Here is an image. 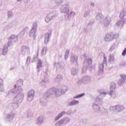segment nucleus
<instances>
[{"instance_id":"1","label":"nucleus","mask_w":126,"mask_h":126,"mask_svg":"<svg viewBox=\"0 0 126 126\" xmlns=\"http://www.w3.org/2000/svg\"><path fill=\"white\" fill-rule=\"evenodd\" d=\"M22 89H20V91H15V90L12 89L8 92L7 96H12L15 93H17V95L14 98V101L18 103H22L23 101V98H24V94L22 93Z\"/></svg>"},{"instance_id":"2","label":"nucleus","mask_w":126,"mask_h":126,"mask_svg":"<svg viewBox=\"0 0 126 126\" xmlns=\"http://www.w3.org/2000/svg\"><path fill=\"white\" fill-rule=\"evenodd\" d=\"M126 15V9H123L120 12V20L118 21L116 24L115 25V27H123L124 26V24L126 23V19L124 18V17Z\"/></svg>"},{"instance_id":"3","label":"nucleus","mask_w":126,"mask_h":126,"mask_svg":"<svg viewBox=\"0 0 126 126\" xmlns=\"http://www.w3.org/2000/svg\"><path fill=\"white\" fill-rule=\"evenodd\" d=\"M96 19L97 20H105L104 26L108 27L109 24L111 23V18L108 16H103L102 13H99L96 15Z\"/></svg>"},{"instance_id":"4","label":"nucleus","mask_w":126,"mask_h":126,"mask_svg":"<svg viewBox=\"0 0 126 126\" xmlns=\"http://www.w3.org/2000/svg\"><path fill=\"white\" fill-rule=\"evenodd\" d=\"M91 63H92V60L91 58H87L84 60L82 68V73H85L86 72L87 68L91 65Z\"/></svg>"},{"instance_id":"5","label":"nucleus","mask_w":126,"mask_h":126,"mask_svg":"<svg viewBox=\"0 0 126 126\" xmlns=\"http://www.w3.org/2000/svg\"><path fill=\"white\" fill-rule=\"evenodd\" d=\"M57 15H58V13L56 11H51L47 14L45 17V21L47 23H49L50 20L55 19L57 17Z\"/></svg>"},{"instance_id":"6","label":"nucleus","mask_w":126,"mask_h":126,"mask_svg":"<svg viewBox=\"0 0 126 126\" xmlns=\"http://www.w3.org/2000/svg\"><path fill=\"white\" fill-rule=\"evenodd\" d=\"M37 24L36 22H34L33 24L32 28L31 30L30 31V36L35 39L36 38V31L37 30Z\"/></svg>"},{"instance_id":"7","label":"nucleus","mask_w":126,"mask_h":126,"mask_svg":"<svg viewBox=\"0 0 126 126\" xmlns=\"http://www.w3.org/2000/svg\"><path fill=\"white\" fill-rule=\"evenodd\" d=\"M91 82V77L90 76H85L82 79H80L78 82L79 84L81 83H84L85 84H87Z\"/></svg>"},{"instance_id":"8","label":"nucleus","mask_w":126,"mask_h":126,"mask_svg":"<svg viewBox=\"0 0 126 126\" xmlns=\"http://www.w3.org/2000/svg\"><path fill=\"white\" fill-rule=\"evenodd\" d=\"M104 66H107V57L103 55V61L102 63H100L99 64L98 71L100 72H103V69H104Z\"/></svg>"},{"instance_id":"9","label":"nucleus","mask_w":126,"mask_h":126,"mask_svg":"<svg viewBox=\"0 0 126 126\" xmlns=\"http://www.w3.org/2000/svg\"><path fill=\"white\" fill-rule=\"evenodd\" d=\"M23 85V80L22 79H19L17 81L16 85L14 86V90L15 91H20V89H22L21 88V86Z\"/></svg>"},{"instance_id":"10","label":"nucleus","mask_w":126,"mask_h":126,"mask_svg":"<svg viewBox=\"0 0 126 126\" xmlns=\"http://www.w3.org/2000/svg\"><path fill=\"white\" fill-rule=\"evenodd\" d=\"M8 42V46H10L12 43H14L15 42H17L18 41V35H15L13 34L11 35V36L9 38Z\"/></svg>"},{"instance_id":"11","label":"nucleus","mask_w":126,"mask_h":126,"mask_svg":"<svg viewBox=\"0 0 126 126\" xmlns=\"http://www.w3.org/2000/svg\"><path fill=\"white\" fill-rule=\"evenodd\" d=\"M69 5L68 4H64L60 8L61 12L62 13H67L69 12Z\"/></svg>"},{"instance_id":"12","label":"nucleus","mask_w":126,"mask_h":126,"mask_svg":"<svg viewBox=\"0 0 126 126\" xmlns=\"http://www.w3.org/2000/svg\"><path fill=\"white\" fill-rule=\"evenodd\" d=\"M35 97V91L34 90H31L28 93L27 100L31 102Z\"/></svg>"},{"instance_id":"13","label":"nucleus","mask_w":126,"mask_h":126,"mask_svg":"<svg viewBox=\"0 0 126 126\" xmlns=\"http://www.w3.org/2000/svg\"><path fill=\"white\" fill-rule=\"evenodd\" d=\"M121 77L118 81V84L119 86H123L124 83L126 82V75L125 74H122L120 75Z\"/></svg>"},{"instance_id":"14","label":"nucleus","mask_w":126,"mask_h":126,"mask_svg":"<svg viewBox=\"0 0 126 126\" xmlns=\"http://www.w3.org/2000/svg\"><path fill=\"white\" fill-rule=\"evenodd\" d=\"M113 36L114 35H113V32H110L109 33L106 34L104 37V41H105V42H111V41H113Z\"/></svg>"},{"instance_id":"15","label":"nucleus","mask_w":126,"mask_h":126,"mask_svg":"<svg viewBox=\"0 0 126 126\" xmlns=\"http://www.w3.org/2000/svg\"><path fill=\"white\" fill-rule=\"evenodd\" d=\"M14 116H15L14 113L7 114L6 115V118L5 120L6 122H11V121L13 120V118H14Z\"/></svg>"},{"instance_id":"16","label":"nucleus","mask_w":126,"mask_h":126,"mask_svg":"<svg viewBox=\"0 0 126 126\" xmlns=\"http://www.w3.org/2000/svg\"><path fill=\"white\" fill-rule=\"evenodd\" d=\"M107 95V93L102 92L101 93L100 95H98L95 100V102H100L101 101L102 99H103V97L106 96Z\"/></svg>"},{"instance_id":"17","label":"nucleus","mask_w":126,"mask_h":126,"mask_svg":"<svg viewBox=\"0 0 126 126\" xmlns=\"http://www.w3.org/2000/svg\"><path fill=\"white\" fill-rule=\"evenodd\" d=\"M29 52H30V50L29 49V47L26 46L22 47V55H26L27 54H29Z\"/></svg>"},{"instance_id":"18","label":"nucleus","mask_w":126,"mask_h":126,"mask_svg":"<svg viewBox=\"0 0 126 126\" xmlns=\"http://www.w3.org/2000/svg\"><path fill=\"white\" fill-rule=\"evenodd\" d=\"M54 94H56V90L55 89H51L47 91L45 95L47 97H49L50 95H54Z\"/></svg>"},{"instance_id":"19","label":"nucleus","mask_w":126,"mask_h":126,"mask_svg":"<svg viewBox=\"0 0 126 126\" xmlns=\"http://www.w3.org/2000/svg\"><path fill=\"white\" fill-rule=\"evenodd\" d=\"M42 65H43V63H42V61H41L40 59H38V62L37 63V67H36V70L37 72H39L40 70H41Z\"/></svg>"},{"instance_id":"20","label":"nucleus","mask_w":126,"mask_h":126,"mask_svg":"<svg viewBox=\"0 0 126 126\" xmlns=\"http://www.w3.org/2000/svg\"><path fill=\"white\" fill-rule=\"evenodd\" d=\"M93 109L95 113H100L101 108L97 104L94 103L93 105Z\"/></svg>"},{"instance_id":"21","label":"nucleus","mask_w":126,"mask_h":126,"mask_svg":"<svg viewBox=\"0 0 126 126\" xmlns=\"http://www.w3.org/2000/svg\"><path fill=\"white\" fill-rule=\"evenodd\" d=\"M56 94L55 95L59 97V96H61L62 94H63L66 92V90H57L55 91Z\"/></svg>"},{"instance_id":"22","label":"nucleus","mask_w":126,"mask_h":126,"mask_svg":"<svg viewBox=\"0 0 126 126\" xmlns=\"http://www.w3.org/2000/svg\"><path fill=\"white\" fill-rule=\"evenodd\" d=\"M50 37H51V34L50 33H45L44 34V44L47 45L50 41Z\"/></svg>"},{"instance_id":"23","label":"nucleus","mask_w":126,"mask_h":126,"mask_svg":"<svg viewBox=\"0 0 126 126\" xmlns=\"http://www.w3.org/2000/svg\"><path fill=\"white\" fill-rule=\"evenodd\" d=\"M78 57L77 56H72L71 57L70 62L71 63H74V64H77V60Z\"/></svg>"},{"instance_id":"24","label":"nucleus","mask_w":126,"mask_h":126,"mask_svg":"<svg viewBox=\"0 0 126 126\" xmlns=\"http://www.w3.org/2000/svg\"><path fill=\"white\" fill-rule=\"evenodd\" d=\"M108 62L110 63H115V55L114 54H110L109 55Z\"/></svg>"},{"instance_id":"25","label":"nucleus","mask_w":126,"mask_h":126,"mask_svg":"<svg viewBox=\"0 0 126 126\" xmlns=\"http://www.w3.org/2000/svg\"><path fill=\"white\" fill-rule=\"evenodd\" d=\"M44 122V119L42 117H39L37 118L36 120V124L38 125V126H41L43 124V122Z\"/></svg>"},{"instance_id":"26","label":"nucleus","mask_w":126,"mask_h":126,"mask_svg":"<svg viewBox=\"0 0 126 126\" xmlns=\"http://www.w3.org/2000/svg\"><path fill=\"white\" fill-rule=\"evenodd\" d=\"M125 109V107L123 106V105H118L116 106V112L119 113V112H121Z\"/></svg>"},{"instance_id":"27","label":"nucleus","mask_w":126,"mask_h":126,"mask_svg":"<svg viewBox=\"0 0 126 126\" xmlns=\"http://www.w3.org/2000/svg\"><path fill=\"white\" fill-rule=\"evenodd\" d=\"M79 103V101L73 99L68 103L69 106H74V105H77Z\"/></svg>"},{"instance_id":"28","label":"nucleus","mask_w":126,"mask_h":126,"mask_svg":"<svg viewBox=\"0 0 126 126\" xmlns=\"http://www.w3.org/2000/svg\"><path fill=\"white\" fill-rule=\"evenodd\" d=\"M65 114V112L64 111H62L60 114H59L55 119V121H58V120H60L63 115Z\"/></svg>"},{"instance_id":"29","label":"nucleus","mask_w":126,"mask_h":126,"mask_svg":"<svg viewBox=\"0 0 126 126\" xmlns=\"http://www.w3.org/2000/svg\"><path fill=\"white\" fill-rule=\"evenodd\" d=\"M26 29H28V28H25L23 31H22V32H21L20 33V34L19 35H18V38H22V37H23V36H24V35L25 34V30H26Z\"/></svg>"},{"instance_id":"30","label":"nucleus","mask_w":126,"mask_h":126,"mask_svg":"<svg viewBox=\"0 0 126 126\" xmlns=\"http://www.w3.org/2000/svg\"><path fill=\"white\" fill-rule=\"evenodd\" d=\"M61 120L63 121V125H66V124H68L70 121V118H65Z\"/></svg>"},{"instance_id":"31","label":"nucleus","mask_w":126,"mask_h":126,"mask_svg":"<svg viewBox=\"0 0 126 126\" xmlns=\"http://www.w3.org/2000/svg\"><path fill=\"white\" fill-rule=\"evenodd\" d=\"M11 106L13 110H16V109H18V107H19L18 103L14 102L11 103Z\"/></svg>"},{"instance_id":"32","label":"nucleus","mask_w":126,"mask_h":126,"mask_svg":"<svg viewBox=\"0 0 126 126\" xmlns=\"http://www.w3.org/2000/svg\"><path fill=\"white\" fill-rule=\"evenodd\" d=\"M7 51H8L7 47L4 45L2 50V55H3L4 56H5V55H6V54H7Z\"/></svg>"},{"instance_id":"33","label":"nucleus","mask_w":126,"mask_h":126,"mask_svg":"<svg viewBox=\"0 0 126 126\" xmlns=\"http://www.w3.org/2000/svg\"><path fill=\"white\" fill-rule=\"evenodd\" d=\"M109 95L110 96H111V97L113 98H115L116 97H117V94H116L115 91H110Z\"/></svg>"},{"instance_id":"34","label":"nucleus","mask_w":126,"mask_h":126,"mask_svg":"<svg viewBox=\"0 0 126 126\" xmlns=\"http://www.w3.org/2000/svg\"><path fill=\"white\" fill-rule=\"evenodd\" d=\"M77 73H78V69L73 68L71 70V74L72 75H76Z\"/></svg>"},{"instance_id":"35","label":"nucleus","mask_w":126,"mask_h":126,"mask_svg":"<svg viewBox=\"0 0 126 126\" xmlns=\"http://www.w3.org/2000/svg\"><path fill=\"white\" fill-rule=\"evenodd\" d=\"M62 80H63V75H58L55 79V81H56V82H60V81Z\"/></svg>"},{"instance_id":"36","label":"nucleus","mask_w":126,"mask_h":126,"mask_svg":"<svg viewBox=\"0 0 126 126\" xmlns=\"http://www.w3.org/2000/svg\"><path fill=\"white\" fill-rule=\"evenodd\" d=\"M116 88H117V87L116 86V83H112L110 87L111 91H115V90H116Z\"/></svg>"},{"instance_id":"37","label":"nucleus","mask_w":126,"mask_h":126,"mask_svg":"<svg viewBox=\"0 0 126 126\" xmlns=\"http://www.w3.org/2000/svg\"><path fill=\"white\" fill-rule=\"evenodd\" d=\"M3 80L0 79V92H2L4 90L3 89V86L2 85Z\"/></svg>"},{"instance_id":"38","label":"nucleus","mask_w":126,"mask_h":126,"mask_svg":"<svg viewBox=\"0 0 126 126\" xmlns=\"http://www.w3.org/2000/svg\"><path fill=\"white\" fill-rule=\"evenodd\" d=\"M47 51H48V48L46 47H44L41 52L42 56H45L47 53Z\"/></svg>"},{"instance_id":"39","label":"nucleus","mask_w":126,"mask_h":126,"mask_svg":"<svg viewBox=\"0 0 126 126\" xmlns=\"http://www.w3.org/2000/svg\"><path fill=\"white\" fill-rule=\"evenodd\" d=\"M48 81H46L45 80H42L40 83V86L41 87H46V84H47V83Z\"/></svg>"},{"instance_id":"40","label":"nucleus","mask_w":126,"mask_h":126,"mask_svg":"<svg viewBox=\"0 0 126 126\" xmlns=\"http://www.w3.org/2000/svg\"><path fill=\"white\" fill-rule=\"evenodd\" d=\"M27 113V118H31V117H33V113H32L31 110L28 111Z\"/></svg>"},{"instance_id":"41","label":"nucleus","mask_w":126,"mask_h":126,"mask_svg":"<svg viewBox=\"0 0 126 126\" xmlns=\"http://www.w3.org/2000/svg\"><path fill=\"white\" fill-rule=\"evenodd\" d=\"M63 125V120L61 119L55 124V126H61Z\"/></svg>"},{"instance_id":"42","label":"nucleus","mask_w":126,"mask_h":126,"mask_svg":"<svg viewBox=\"0 0 126 126\" xmlns=\"http://www.w3.org/2000/svg\"><path fill=\"white\" fill-rule=\"evenodd\" d=\"M69 56V50H66L65 53L64 59L67 60Z\"/></svg>"},{"instance_id":"43","label":"nucleus","mask_w":126,"mask_h":126,"mask_svg":"<svg viewBox=\"0 0 126 126\" xmlns=\"http://www.w3.org/2000/svg\"><path fill=\"white\" fill-rule=\"evenodd\" d=\"M85 95V94L84 93H82L80 94H78L76 96H75L73 97L74 99H77V98H81V97H83Z\"/></svg>"},{"instance_id":"44","label":"nucleus","mask_w":126,"mask_h":126,"mask_svg":"<svg viewBox=\"0 0 126 126\" xmlns=\"http://www.w3.org/2000/svg\"><path fill=\"white\" fill-rule=\"evenodd\" d=\"M54 66L56 67V68H63V66H62V64L59 63H55Z\"/></svg>"},{"instance_id":"45","label":"nucleus","mask_w":126,"mask_h":126,"mask_svg":"<svg viewBox=\"0 0 126 126\" xmlns=\"http://www.w3.org/2000/svg\"><path fill=\"white\" fill-rule=\"evenodd\" d=\"M108 113V110L104 108H100L99 113Z\"/></svg>"},{"instance_id":"46","label":"nucleus","mask_w":126,"mask_h":126,"mask_svg":"<svg viewBox=\"0 0 126 126\" xmlns=\"http://www.w3.org/2000/svg\"><path fill=\"white\" fill-rule=\"evenodd\" d=\"M65 20H69V19H70L69 12H68L67 13H66V15H65Z\"/></svg>"},{"instance_id":"47","label":"nucleus","mask_w":126,"mask_h":126,"mask_svg":"<svg viewBox=\"0 0 126 126\" xmlns=\"http://www.w3.org/2000/svg\"><path fill=\"white\" fill-rule=\"evenodd\" d=\"M90 11H87L83 15V17L85 18L87 17V16H89V15H90Z\"/></svg>"},{"instance_id":"48","label":"nucleus","mask_w":126,"mask_h":126,"mask_svg":"<svg viewBox=\"0 0 126 126\" xmlns=\"http://www.w3.org/2000/svg\"><path fill=\"white\" fill-rule=\"evenodd\" d=\"M7 15H8V17H9V18H11V17H12V16H13V14L12 13V11H9L7 13Z\"/></svg>"},{"instance_id":"49","label":"nucleus","mask_w":126,"mask_h":126,"mask_svg":"<svg viewBox=\"0 0 126 126\" xmlns=\"http://www.w3.org/2000/svg\"><path fill=\"white\" fill-rule=\"evenodd\" d=\"M113 39H117V38L119 37V36H120V34H119V33H117V34H114L113 33Z\"/></svg>"},{"instance_id":"50","label":"nucleus","mask_w":126,"mask_h":126,"mask_svg":"<svg viewBox=\"0 0 126 126\" xmlns=\"http://www.w3.org/2000/svg\"><path fill=\"white\" fill-rule=\"evenodd\" d=\"M115 49H116V44H113L112 45L111 47L110 48V51L111 52H112V51H114V50H115Z\"/></svg>"},{"instance_id":"51","label":"nucleus","mask_w":126,"mask_h":126,"mask_svg":"<svg viewBox=\"0 0 126 126\" xmlns=\"http://www.w3.org/2000/svg\"><path fill=\"white\" fill-rule=\"evenodd\" d=\"M55 2H56L57 4H61L63 3V0H55Z\"/></svg>"},{"instance_id":"52","label":"nucleus","mask_w":126,"mask_h":126,"mask_svg":"<svg viewBox=\"0 0 126 126\" xmlns=\"http://www.w3.org/2000/svg\"><path fill=\"white\" fill-rule=\"evenodd\" d=\"M109 109L110 110V111H115L116 112V106H110Z\"/></svg>"},{"instance_id":"53","label":"nucleus","mask_w":126,"mask_h":126,"mask_svg":"<svg viewBox=\"0 0 126 126\" xmlns=\"http://www.w3.org/2000/svg\"><path fill=\"white\" fill-rule=\"evenodd\" d=\"M31 59V58L30 57H28V58L27 59V63H28V64H29L30 63Z\"/></svg>"},{"instance_id":"54","label":"nucleus","mask_w":126,"mask_h":126,"mask_svg":"<svg viewBox=\"0 0 126 126\" xmlns=\"http://www.w3.org/2000/svg\"><path fill=\"white\" fill-rule=\"evenodd\" d=\"M70 17L72 15V16H74L75 15V13L73 11H71L70 13L69 12Z\"/></svg>"},{"instance_id":"55","label":"nucleus","mask_w":126,"mask_h":126,"mask_svg":"<svg viewBox=\"0 0 126 126\" xmlns=\"http://www.w3.org/2000/svg\"><path fill=\"white\" fill-rule=\"evenodd\" d=\"M126 48H125L123 51V52H122V56H126Z\"/></svg>"},{"instance_id":"56","label":"nucleus","mask_w":126,"mask_h":126,"mask_svg":"<svg viewBox=\"0 0 126 126\" xmlns=\"http://www.w3.org/2000/svg\"><path fill=\"white\" fill-rule=\"evenodd\" d=\"M66 114L67 115H70V114H71V111H68V112H66Z\"/></svg>"},{"instance_id":"57","label":"nucleus","mask_w":126,"mask_h":126,"mask_svg":"<svg viewBox=\"0 0 126 126\" xmlns=\"http://www.w3.org/2000/svg\"><path fill=\"white\" fill-rule=\"evenodd\" d=\"M91 5L93 7H94V6H95V4H94V3H91Z\"/></svg>"},{"instance_id":"58","label":"nucleus","mask_w":126,"mask_h":126,"mask_svg":"<svg viewBox=\"0 0 126 126\" xmlns=\"http://www.w3.org/2000/svg\"><path fill=\"white\" fill-rule=\"evenodd\" d=\"M30 0H24V1L25 3H28V1H29Z\"/></svg>"},{"instance_id":"59","label":"nucleus","mask_w":126,"mask_h":126,"mask_svg":"<svg viewBox=\"0 0 126 126\" xmlns=\"http://www.w3.org/2000/svg\"><path fill=\"white\" fill-rule=\"evenodd\" d=\"M17 1L20 2V1H22V0H17Z\"/></svg>"},{"instance_id":"60","label":"nucleus","mask_w":126,"mask_h":126,"mask_svg":"<svg viewBox=\"0 0 126 126\" xmlns=\"http://www.w3.org/2000/svg\"><path fill=\"white\" fill-rule=\"evenodd\" d=\"M12 69H14V67H12L10 68V70H12Z\"/></svg>"},{"instance_id":"61","label":"nucleus","mask_w":126,"mask_h":126,"mask_svg":"<svg viewBox=\"0 0 126 126\" xmlns=\"http://www.w3.org/2000/svg\"><path fill=\"white\" fill-rule=\"evenodd\" d=\"M84 56L85 57V56H86V54H84Z\"/></svg>"},{"instance_id":"62","label":"nucleus","mask_w":126,"mask_h":126,"mask_svg":"<svg viewBox=\"0 0 126 126\" xmlns=\"http://www.w3.org/2000/svg\"><path fill=\"white\" fill-rule=\"evenodd\" d=\"M89 24L90 25V22H89Z\"/></svg>"},{"instance_id":"63","label":"nucleus","mask_w":126,"mask_h":126,"mask_svg":"<svg viewBox=\"0 0 126 126\" xmlns=\"http://www.w3.org/2000/svg\"><path fill=\"white\" fill-rule=\"evenodd\" d=\"M36 58H34V61H35V59Z\"/></svg>"}]
</instances>
